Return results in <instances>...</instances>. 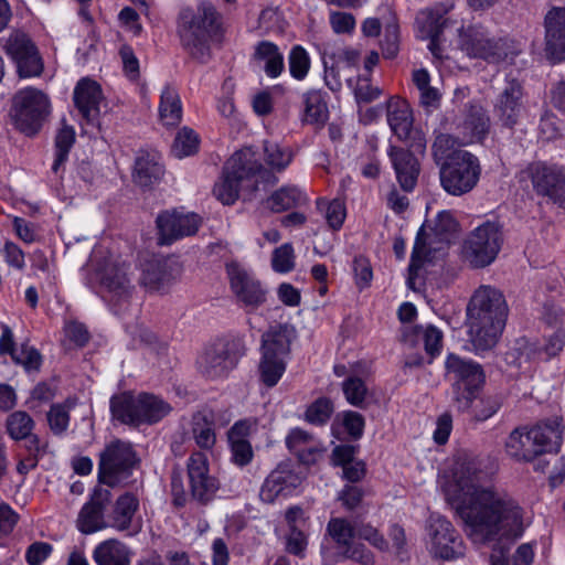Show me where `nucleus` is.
Here are the masks:
<instances>
[{
	"label": "nucleus",
	"mask_w": 565,
	"mask_h": 565,
	"mask_svg": "<svg viewBox=\"0 0 565 565\" xmlns=\"http://www.w3.org/2000/svg\"><path fill=\"white\" fill-rule=\"evenodd\" d=\"M303 201L305 196L300 190L295 186H284L267 199V206L273 212L279 213L295 207Z\"/></svg>",
	"instance_id": "a18cd8bd"
},
{
	"label": "nucleus",
	"mask_w": 565,
	"mask_h": 565,
	"mask_svg": "<svg viewBox=\"0 0 565 565\" xmlns=\"http://www.w3.org/2000/svg\"><path fill=\"white\" fill-rule=\"evenodd\" d=\"M428 550L434 558L454 561L465 555V544L450 521L431 516L428 524Z\"/></svg>",
	"instance_id": "dca6fc26"
},
{
	"label": "nucleus",
	"mask_w": 565,
	"mask_h": 565,
	"mask_svg": "<svg viewBox=\"0 0 565 565\" xmlns=\"http://www.w3.org/2000/svg\"><path fill=\"white\" fill-rule=\"evenodd\" d=\"M562 433L556 420L516 427L505 441V450L516 460L532 461L543 454L557 452Z\"/></svg>",
	"instance_id": "39448f33"
},
{
	"label": "nucleus",
	"mask_w": 565,
	"mask_h": 565,
	"mask_svg": "<svg viewBox=\"0 0 565 565\" xmlns=\"http://www.w3.org/2000/svg\"><path fill=\"white\" fill-rule=\"evenodd\" d=\"M221 28V17L209 2H202L196 11L185 9L179 18V35L188 54L205 63L210 57V40Z\"/></svg>",
	"instance_id": "20e7f679"
},
{
	"label": "nucleus",
	"mask_w": 565,
	"mask_h": 565,
	"mask_svg": "<svg viewBox=\"0 0 565 565\" xmlns=\"http://www.w3.org/2000/svg\"><path fill=\"white\" fill-rule=\"evenodd\" d=\"M445 379L450 383L454 407L460 413L472 406L486 384L482 365L456 353L445 359Z\"/></svg>",
	"instance_id": "423d86ee"
},
{
	"label": "nucleus",
	"mask_w": 565,
	"mask_h": 565,
	"mask_svg": "<svg viewBox=\"0 0 565 565\" xmlns=\"http://www.w3.org/2000/svg\"><path fill=\"white\" fill-rule=\"evenodd\" d=\"M89 266L100 286L109 292L110 301L119 302L129 297L131 285L125 263H120L99 246L93 250Z\"/></svg>",
	"instance_id": "9b49d317"
},
{
	"label": "nucleus",
	"mask_w": 565,
	"mask_h": 565,
	"mask_svg": "<svg viewBox=\"0 0 565 565\" xmlns=\"http://www.w3.org/2000/svg\"><path fill=\"white\" fill-rule=\"evenodd\" d=\"M52 552L53 546L50 543L35 541L25 551V562L28 565H42Z\"/></svg>",
	"instance_id": "0e129e2a"
},
{
	"label": "nucleus",
	"mask_w": 565,
	"mask_h": 565,
	"mask_svg": "<svg viewBox=\"0 0 565 565\" xmlns=\"http://www.w3.org/2000/svg\"><path fill=\"white\" fill-rule=\"evenodd\" d=\"M503 242L498 223L487 221L476 227L465 243V254L473 267L490 265L498 256Z\"/></svg>",
	"instance_id": "ddd939ff"
},
{
	"label": "nucleus",
	"mask_w": 565,
	"mask_h": 565,
	"mask_svg": "<svg viewBox=\"0 0 565 565\" xmlns=\"http://www.w3.org/2000/svg\"><path fill=\"white\" fill-rule=\"evenodd\" d=\"M164 174L163 164L157 153L142 152L135 162L134 180L140 186L147 188L160 181Z\"/></svg>",
	"instance_id": "e433bc0d"
},
{
	"label": "nucleus",
	"mask_w": 565,
	"mask_h": 565,
	"mask_svg": "<svg viewBox=\"0 0 565 565\" xmlns=\"http://www.w3.org/2000/svg\"><path fill=\"white\" fill-rule=\"evenodd\" d=\"M461 49L469 56L497 63L503 58L500 44L487 36L482 31L468 29L461 36Z\"/></svg>",
	"instance_id": "c756f323"
},
{
	"label": "nucleus",
	"mask_w": 565,
	"mask_h": 565,
	"mask_svg": "<svg viewBox=\"0 0 565 565\" xmlns=\"http://www.w3.org/2000/svg\"><path fill=\"white\" fill-rule=\"evenodd\" d=\"M264 151L265 161L277 171L286 169L292 160L291 151L288 148H281L277 143L267 142Z\"/></svg>",
	"instance_id": "4d7b16f0"
},
{
	"label": "nucleus",
	"mask_w": 565,
	"mask_h": 565,
	"mask_svg": "<svg viewBox=\"0 0 565 565\" xmlns=\"http://www.w3.org/2000/svg\"><path fill=\"white\" fill-rule=\"evenodd\" d=\"M523 86L515 78L507 79L498 95L493 113L503 127L513 128L525 114Z\"/></svg>",
	"instance_id": "4be33fe9"
},
{
	"label": "nucleus",
	"mask_w": 565,
	"mask_h": 565,
	"mask_svg": "<svg viewBox=\"0 0 565 565\" xmlns=\"http://www.w3.org/2000/svg\"><path fill=\"white\" fill-rule=\"evenodd\" d=\"M458 227L459 225L450 212H440L431 228L433 234L429 245H439L433 247L435 252L449 246L458 233ZM430 254L431 248L427 247L424 228L422 227L417 234L408 265L407 285L411 289H416V279L424 265L431 260Z\"/></svg>",
	"instance_id": "6e6552de"
},
{
	"label": "nucleus",
	"mask_w": 565,
	"mask_h": 565,
	"mask_svg": "<svg viewBox=\"0 0 565 565\" xmlns=\"http://www.w3.org/2000/svg\"><path fill=\"white\" fill-rule=\"evenodd\" d=\"M139 509V499L130 492H126L118 497L113 511L109 515V526L126 532L127 535L134 536L141 530V524L135 521V514Z\"/></svg>",
	"instance_id": "c85d7f7f"
},
{
	"label": "nucleus",
	"mask_w": 565,
	"mask_h": 565,
	"mask_svg": "<svg viewBox=\"0 0 565 565\" xmlns=\"http://www.w3.org/2000/svg\"><path fill=\"white\" fill-rule=\"evenodd\" d=\"M382 54L385 58H394L399 51V25L395 17L385 24L384 36L381 41Z\"/></svg>",
	"instance_id": "6e6d98bb"
},
{
	"label": "nucleus",
	"mask_w": 565,
	"mask_h": 565,
	"mask_svg": "<svg viewBox=\"0 0 565 565\" xmlns=\"http://www.w3.org/2000/svg\"><path fill=\"white\" fill-rule=\"evenodd\" d=\"M262 163L249 148L232 154L223 173L214 184L213 194L225 205L234 204L241 193L252 195L258 186V177L264 172Z\"/></svg>",
	"instance_id": "7ed1b4c3"
},
{
	"label": "nucleus",
	"mask_w": 565,
	"mask_h": 565,
	"mask_svg": "<svg viewBox=\"0 0 565 565\" xmlns=\"http://www.w3.org/2000/svg\"><path fill=\"white\" fill-rule=\"evenodd\" d=\"M73 102L85 120L84 132L98 128L100 106L105 103L100 84L90 77L81 78L73 90Z\"/></svg>",
	"instance_id": "aec40b11"
},
{
	"label": "nucleus",
	"mask_w": 565,
	"mask_h": 565,
	"mask_svg": "<svg viewBox=\"0 0 565 565\" xmlns=\"http://www.w3.org/2000/svg\"><path fill=\"white\" fill-rule=\"evenodd\" d=\"M342 425L351 438L360 439L364 433L365 420L360 413L347 411L342 413Z\"/></svg>",
	"instance_id": "69168bd1"
},
{
	"label": "nucleus",
	"mask_w": 565,
	"mask_h": 565,
	"mask_svg": "<svg viewBox=\"0 0 565 565\" xmlns=\"http://www.w3.org/2000/svg\"><path fill=\"white\" fill-rule=\"evenodd\" d=\"M462 146L459 136L454 137L449 134L435 132L430 151L433 160L435 164L439 167V170L459 152L460 149H457V147Z\"/></svg>",
	"instance_id": "37998d69"
},
{
	"label": "nucleus",
	"mask_w": 565,
	"mask_h": 565,
	"mask_svg": "<svg viewBox=\"0 0 565 565\" xmlns=\"http://www.w3.org/2000/svg\"><path fill=\"white\" fill-rule=\"evenodd\" d=\"M34 426L31 416L25 412H14L7 419V430L11 438L15 440L28 437Z\"/></svg>",
	"instance_id": "603ef678"
},
{
	"label": "nucleus",
	"mask_w": 565,
	"mask_h": 565,
	"mask_svg": "<svg viewBox=\"0 0 565 565\" xmlns=\"http://www.w3.org/2000/svg\"><path fill=\"white\" fill-rule=\"evenodd\" d=\"M71 149V128L67 125L66 118L62 119V128L55 137V159L52 166L54 173L58 172L61 166H64L68 159Z\"/></svg>",
	"instance_id": "8fccbe9b"
},
{
	"label": "nucleus",
	"mask_w": 565,
	"mask_h": 565,
	"mask_svg": "<svg viewBox=\"0 0 565 565\" xmlns=\"http://www.w3.org/2000/svg\"><path fill=\"white\" fill-rule=\"evenodd\" d=\"M47 95L34 87L18 90L13 98L10 116L14 126L28 136L35 135L50 114Z\"/></svg>",
	"instance_id": "1a4fd4ad"
},
{
	"label": "nucleus",
	"mask_w": 565,
	"mask_h": 565,
	"mask_svg": "<svg viewBox=\"0 0 565 565\" xmlns=\"http://www.w3.org/2000/svg\"><path fill=\"white\" fill-rule=\"evenodd\" d=\"M536 194L547 196L561 206L565 204V173L555 164L532 162L524 170Z\"/></svg>",
	"instance_id": "6ab92c4d"
},
{
	"label": "nucleus",
	"mask_w": 565,
	"mask_h": 565,
	"mask_svg": "<svg viewBox=\"0 0 565 565\" xmlns=\"http://www.w3.org/2000/svg\"><path fill=\"white\" fill-rule=\"evenodd\" d=\"M232 461L238 467L247 466L254 457L252 445L248 440H228Z\"/></svg>",
	"instance_id": "e2e57ef3"
},
{
	"label": "nucleus",
	"mask_w": 565,
	"mask_h": 565,
	"mask_svg": "<svg viewBox=\"0 0 565 565\" xmlns=\"http://www.w3.org/2000/svg\"><path fill=\"white\" fill-rule=\"evenodd\" d=\"M290 342L282 331H269L262 338V358L258 365L260 382L267 387L277 385L286 371L285 358Z\"/></svg>",
	"instance_id": "f8f14e48"
},
{
	"label": "nucleus",
	"mask_w": 565,
	"mask_h": 565,
	"mask_svg": "<svg viewBox=\"0 0 565 565\" xmlns=\"http://www.w3.org/2000/svg\"><path fill=\"white\" fill-rule=\"evenodd\" d=\"M327 531L337 546L342 550L345 557L364 565H373V554L363 545L353 544L356 529L349 521L342 518H332L327 525Z\"/></svg>",
	"instance_id": "5701e85b"
},
{
	"label": "nucleus",
	"mask_w": 565,
	"mask_h": 565,
	"mask_svg": "<svg viewBox=\"0 0 565 565\" xmlns=\"http://www.w3.org/2000/svg\"><path fill=\"white\" fill-rule=\"evenodd\" d=\"M301 479L286 462L279 463L265 479L259 497L263 502L273 503L279 497H287L299 487Z\"/></svg>",
	"instance_id": "393cba45"
},
{
	"label": "nucleus",
	"mask_w": 565,
	"mask_h": 565,
	"mask_svg": "<svg viewBox=\"0 0 565 565\" xmlns=\"http://www.w3.org/2000/svg\"><path fill=\"white\" fill-rule=\"evenodd\" d=\"M342 391L349 404L363 407L367 396V387L364 381L358 376H349L342 383Z\"/></svg>",
	"instance_id": "5fc2aeb1"
},
{
	"label": "nucleus",
	"mask_w": 565,
	"mask_h": 565,
	"mask_svg": "<svg viewBox=\"0 0 565 565\" xmlns=\"http://www.w3.org/2000/svg\"><path fill=\"white\" fill-rule=\"evenodd\" d=\"M451 159L439 170L440 185L448 194L461 196L478 185L482 167L479 158L468 150H459Z\"/></svg>",
	"instance_id": "9d476101"
},
{
	"label": "nucleus",
	"mask_w": 565,
	"mask_h": 565,
	"mask_svg": "<svg viewBox=\"0 0 565 565\" xmlns=\"http://www.w3.org/2000/svg\"><path fill=\"white\" fill-rule=\"evenodd\" d=\"M490 130V118L480 105H471L463 121L458 125V136L461 145L482 142Z\"/></svg>",
	"instance_id": "7c9ffc66"
},
{
	"label": "nucleus",
	"mask_w": 565,
	"mask_h": 565,
	"mask_svg": "<svg viewBox=\"0 0 565 565\" xmlns=\"http://www.w3.org/2000/svg\"><path fill=\"white\" fill-rule=\"evenodd\" d=\"M104 511L105 507L100 500L93 499L87 502L78 514L77 529L85 534H90L109 526L105 521Z\"/></svg>",
	"instance_id": "a19ab883"
},
{
	"label": "nucleus",
	"mask_w": 565,
	"mask_h": 565,
	"mask_svg": "<svg viewBox=\"0 0 565 565\" xmlns=\"http://www.w3.org/2000/svg\"><path fill=\"white\" fill-rule=\"evenodd\" d=\"M181 275V266L170 258H153L143 265L140 281L149 291H164Z\"/></svg>",
	"instance_id": "b1692460"
},
{
	"label": "nucleus",
	"mask_w": 565,
	"mask_h": 565,
	"mask_svg": "<svg viewBox=\"0 0 565 565\" xmlns=\"http://www.w3.org/2000/svg\"><path fill=\"white\" fill-rule=\"evenodd\" d=\"M382 95V90L373 86L369 76H359L354 87V96L358 103H371Z\"/></svg>",
	"instance_id": "680f3d73"
},
{
	"label": "nucleus",
	"mask_w": 565,
	"mask_h": 565,
	"mask_svg": "<svg viewBox=\"0 0 565 565\" xmlns=\"http://www.w3.org/2000/svg\"><path fill=\"white\" fill-rule=\"evenodd\" d=\"M253 62L270 78L278 77L285 70L282 53L269 41H262L256 45Z\"/></svg>",
	"instance_id": "f704fd0d"
},
{
	"label": "nucleus",
	"mask_w": 565,
	"mask_h": 565,
	"mask_svg": "<svg viewBox=\"0 0 565 565\" xmlns=\"http://www.w3.org/2000/svg\"><path fill=\"white\" fill-rule=\"evenodd\" d=\"M110 411L115 419L122 424L139 426L156 424L170 414L172 407L161 397L140 393L124 392L110 399Z\"/></svg>",
	"instance_id": "0eeeda50"
},
{
	"label": "nucleus",
	"mask_w": 565,
	"mask_h": 565,
	"mask_svg": "<svg viewBox=\"0 0 565 565\" xmlns=\"http://www.w3.org/2000/svg\"><path fill=\"white\" fill-rule=\"evenodd\" d=\"M190 497L201 505L211 503L221 488L217 477L210 472V462L203 451H193L186 460Z\"/></svg>",
	"instance_id": "2eb2a0df"
},
{
	"label": "nucleus",
	"mask_w": 565,
	"mask_h": 565,
	"mask_svg": "<svg viewBox=\"0 0 565 565\" xmlns=\"http://www.w3.org/2000/svg\"><path fill=\"white\" fill-rule=\"evenodd\" d=\"M3 49L17 65L21 77L39 76L42 73V58L26 33L19 30L12 31L6 39Z\"/></svg>",
	"instance_id": "a211bd4d"
},
{
	"label": "nucleus",
	"mask_w": 565,
	"mask_h": 565,
	"mask_svg": "<svg viewBox=\"0 0 565 565\" xmlns=\"http://www.w3.org/2000/svg\"><path fill=\"white\" fill-rule=\"evenodd\" d=\"M182 102L178 90L166 85L160 95L159 118L164 126H177L182 120Z\"/></svg>",
	"instance_id": "ea45409f"
},
{
	"label": "nucleus",
	"mask_w": 565,
	"mask_h": 565,
	"mask_svg": "<svg viewBox=\"0 0 565 565\" xmlns=\"http://www.w3.org/2000/svg\"><path fill=\"white\" fill-rule=\"evenodd\" d=\"M443 339L441 330L431 324L415 326L404 333V342L409 347L423 343L424 350L429 356L428 363H431L440 354Z\"/></svg>",
	"instance_id": "473e14b6"
},
{
	"label": "nucleus",
	"mask_w": 565,
	"mask_h": 565,
	"mask_svg": "<svg viewBox=\"0 0 565 565\" xmlns=\"http://www.w3.org/2000/svg\"><path fill=\"white\" fill-rule=\"evenodd\" d=\"M271 267L276 273L281 274L295 268V253L290 243L282 244L273 252Z\"/></svg>",
	"instance_id": "13d9d810"
},
{
	"label": "nucleus",
	"mask_w": 565,
	"mask_h": 565,
	"mask_svg": "<svg viewBox=\"0 0 565 565\" xmlns=\"http://www.w3.org/2000/svg\"><path fill=\"white\" fill-rule=\"evenodd\" d=\"M156 223L158 244L171 245L179 239L196 234L201 225V217L195 213L172 210L160 213Z\"/></svg>",
	"instance_id": "412c9836"
},
{
	"label": "nucleus",
	"mask_w": 565,
	"mask_h": 565,
	"mask_svg": "<svg viewBox=\"0 0 565 565\" xmlns=\"http://www.w3.org/2000/svg\"><path fill=\"white\" fill-rule=\"evenodd\" d=\"M330 24L334 33L349 34L355 29V19L351 13L337 11L330 14Z\"/></svg>",
	"instance_id": "774afa93"
},
{
	"label": "nucleus",
	"mask_w": 565,
	"mask_h": 565,
	"mask_svg": "<svg viewBox=\"0 0 565 565\" xmlns=\"http://www.w3.org/2000/svg\"><path fill=\"white\" fill-rule=\"evenodd\" d=\"M387 156L395 171L398 184L403 191L412 192L417 184L420 173L418 159L412 150L398 146H390Z\"/></svg>",
	"instance_id": "bb28decb"
},
{
	"label": "nucleus",
	"mask_w": 565,
	"mask_h": 565,
	"mask_svg": "<svg viewBox=\"0 0 565 565\" xmlns=\"http://www.w3.org/2000/svg\"><path fill=\"white\" fill-rule=\"evenodd\" d=\"M545 53L550 61H565V7H553L544 19Z\"/></svg>",
	"instance_id": "a878e982"
},
{
	"label": "nucleus",
	"mask_w": 565,
	"mask_h": 565,
	"mask_svg": "<svg viewBox=\"0 0 565 565\" xmlns=\"http://www.w3.org/2000/svg\"><path fill=\"white\" fill-rule=\"evenodd\" d=\"M448 10L445 4L437 3L434 7L419 11L415 21L418 38L426 40L427 38L439 36L446 24L445 17Z\"/></svg>",
	"instance_id": "c9c22d12"
},
{
	"label": "nucleus",
	"mask_w": 565,
	"mask_h": 565,
	"mask_svg": "<svg viewBox=\"0 0 565 565\" xmlns=\"http://www.w3.org/2000/svg\"><path fill=\"white\" fill-rule=\"evenodd\" d=\"M230 288L236 302L247 312L254 311L266 302L267 290L250 273L236 263L226 265Z\"/></svg>",
	"instance_id": "f3484780"
},
{
	"label": "nucleus",
	"mask_w": 565,
	"mask_h": 565,
	"mask_svg": "<svg viewBox=\"0 0 565 565\" xmlns=\"http://www.w3.org/2000/svg\"><path fill=\"white\" fill-rule=\"evenodd\" d=\"M500 407L501 402L498 396H483L481 393L466 413H469L476 420L483 422L492 417Z\"/></svg>",
	"instance_id": "864d4df0"
},
{
	"label": "nucleus",
	"mask_w": 565,
	"mask_h": 565,
	"mask_svg": "<svg viewBox=\"0 0 565 565\" xmlns=\"http://www.w3.org/2000/svg\"><path fill=\"white\" fill-rule=\"evenodd\" d=\"M508 312L505 298L499 289L482 285L473 292L467 306V321L476 353L489 351L497 345Z\"/></svg>",
	"instance_id": "f03ea898"
},
{
	"label": "nucleus",
	"mask_w": 565,
	"mask_h": 565,
	"mask_svg": "<svg viewBox=\"0 0 565 565\" xmlns=\"http://www.w3.org/2000/svg\"><path fill=\"white\" fill-rule=\"evenodd\" d=\"M136 463L131 446L117 440L111 443L100 456L99 480L109 486L126 484Z\"/></svg>",
	"instance_id": "4468645a"
},
{
	"label": "nucleus",
	"mask_w": 565,
	"mask_h": 565,
	"mask_svg": "<svg viewBox=\"0 0 565 565\" xmlns=\"http://www.w3.org/2000/svg\"><path fill=\"white\" fill-rule=\"evenodd\" d=\"M286 446L305 465L316 463L323 451L322 443L317 437L298 427L287 435Z\"/></svg>",
	"instance_id": "2f4dec72"
},
{
	"label": "nucleus",
	"mask_w": 565,
	"mask_h": 565,
	"mask_svg": "<svg viewBox=\"0 0 565 565\" xmlns=\"http://www.w3.org/2000/svg\"><path fill=\"white\" fill-rule=\"evenodd\" d=\"M333 412V402L328 397H319L308 405L303 418L311 425L323 426L329 422Z\"/></svg>",
	"instance_id": "09e8293b"
},
{
	"label": "nucleus",
	"mask_w": 565,
	"mask_h": 565,
	"mask_svg": "<svg viewBox=\"0 0 565 565\" xmlns=\"http://www.w3.org/2000/svg\"><path fill=\"white\" fill-rule=\"evenodd\" d=\"M412 82L419 93V105L427 111L439 108L441 92L431 86V77L426 68H417L412 73Z\"/></svg>",
	"instance_id": "4c0bfd02"
},
{
	"label": "nucleus",
	"mask_w": 565,
	"mask_h": 565,
	"mask_svg": "<svg viewBox=\"0 0 565 565\" xmlns=\"http://www.w3.org/2000/svg\"><path fill=\"white\" fill-rule=\"evenodd\" d=\"M130 550L116 539L102 542L94 551L98 565H130Z\"/></svg>",
	"instance_id": "58836bf2"
},
{
	"label": "nucleus",
	"mask_w": 565,
	"mask_h": 565,
	"mask_svg": "<svg viewBox=\"0 0 565 565\" xmlns=\"http://www.w3.org/2000/svg\"><path fill=\"white\" fill-rule=\"evenodd\" d=\"M482 475L476 459L459 458L446 486L449 500L458 503L467 535L482 544L521 537L525 529L523 509L507 492L480 486Z\"/></svg>",
	"instance_id": "f257e3e1"
},
{
	"label": "nucleus",
	"mask_w": 565,
	"mask_h": 565,
	"mask_svg": "<svg viewBox=\"0 0 565 565\" xmlns=\"http://www.w3.org/2000/svg\"><path fill=\"white\" fill-rule=\"evenodd\" d=\"M199 146V135L193 129L183 127L178 131L171 151L174 157L181 159L196 153Z\"/></svg>",
	"instance_id": "de8ad7c7"
},
{
	"label": "nucleus",
	"mask_w": 565,
	"mask_h": 565,
	"mask_svg": "<svg viewBox=\"0 0 565 565\" xmlns=\"http://www.w3.org/2000/svg\"><path fill=\"white\" fill-rule=\"evenodd\" d=\"M387 122L399 140H406L413 128V111L409 104L401 97L387 100Z\"/></svg>",
	"instance_id": "72a5a7b5"
},
{
	"label": "nucleus",
	"mask_w": 565,
	"mask_h": 565,
	"mask_svg": "<svg viewBox=\"0 0 565 565\" xmlns=\"http://www.w3.org/2000/svg\"><path fill=\"white\" fill-rule=\"evenodd\" d=\"M303 121L310 125L323 124L328 117L327 103L321 90L312 89L302 95Z\"/></svg>",
	"instance_id": "c03bdc74"
},
{
	"label": "nucleus",
	"mask_w": 565,
	"mask_h": 565,
	"mask_svg": "<svg viewBox=\"0 0 565 565\" xmlns=\"http://www.w3.org/2000/svg\"><path fill=\"white\" fill-rule=\"evenodd\" d=\"M360 539L367 541L372 546L380 551H386L388 547L387 541L379 532V530L371 524H361L356 527L355 533Z\"/></svg>",
	"instance_id": "338daca9"
},
{
	"label": "nucleus",
	"mask_w": 565,
	"mask_h": 565,
	"mask_svg": "<svg viewBox=\"0 0 565 565\" xmlns=\"http://www.w3.org/2000/svg\"><path fill=\"white\" fill-rule=\"evenodd\" d=\"M13 361L21 364L28 372L39 371L42 364L40 352L29 345H21L12 356Z\"/></svg>",
	"instance_id": "052dcab7"
},
{
	"label": "nucleus",
	"mask_w": 565,
	"mask_h": 565,
	"mask_svg": "<svg viewBox=\"0 0 565 565\" xmlns=\"http://www.w3.org/2000/svg\"><path fill=\"white\" fill-rule=\"evenodd\" d=\"M288 66L290 75L297 79L302 81L310 70V57L308 52L301 45H295L288 55Z\"/></svg>",
	"instance_id": "3c124183"
},
{
	"label": "nucleus",
	"mask_w": 565,
	"mask_h": 565,
	"mask_svg": "<svg viewBox=\"0 0 565 565\" xmlns=\"http://www.w3.org/2000/svg\"><path fill=\"white\" fill-rule=\"evenodd\" d=\"M191 436L196 446L203 450H211L216 443L213 420L203 412L193 414L191 419Z\"/></svg>",
	"instance_id": "79ce46f5"
},
{
	"label": "nucleus",
	"mask_w": 565,
	"mask_h": 565,
	"mask_svg": "<svg viewBox=\"0 0 565 565\" xmlns=\"http://www.w3.org/2000/svg\"><path fill=\"white\" fill-rule=\"evenodd\" d=\"M236 358L218 343L207 348L198 360L200 373L210 380H216L227 376L236 366Z\"/></svg>",
	"instance_id": "cd10ccee"
},
{
	"label": "nucleus",
	"mask_w": 565,
	"mask_h": 565,
	"mask_svg": "<svg viewBox=\"0 0 565 565\" xmlns=\"http://www.w3.org/2000/svg\"><path fill=\"white\" fill-rule=\"evenodd\" d=\"M317 207L324 214V218L331 230L338 231L342 227L347 217V207L344 201L340 199H334L331 201L318 199Z\"/></svg>",
	"instance_id": "49530a36"
},
{
	"label": "nucleus",
	"mask_w": 565,
	"mask_h": 565,
	"mask_svg": "<svg viewBox=\"0 0 565 565\" xmlns=\"http://www.w3.org/2000/svg\"><path fill=\"white\" fill-rule=\"evenodd\" d=\"M68 399L62 404H54L47 413V422L54 434H62L67 429L70 422Z\"/></svg>",
	"instance_id": "bf43d9fd"
}]
</instances>
